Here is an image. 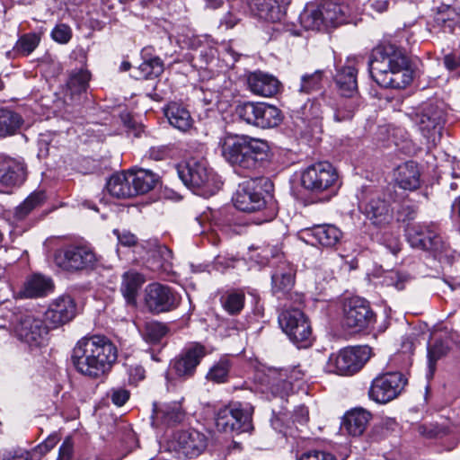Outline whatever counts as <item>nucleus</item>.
<instances>
[{
    "mask_svg": "<svg viewBox=\"0 0 460 460\" xmlns=\"http://www.w3.org/2000/svg\"><path fill=\"white\" fill-rule=\"evenodd\" d=\"M368 68L372 79L384 88L402 89L412 81L404 49L390 42L381 43L372 50Z\"/></svg>",
    "mask_w": 460,
    "mask_h": 460,
    "instance_id": "obj_1",
    "label": "nucleus"
},
{
    "mask_svg": "<svg viewBox=\"0 0 460 460\" xmlns=\"http://www.w3.org/2000/svg\"><path fill=\"white\" fill-rule=\"evenodd\" d=\"M71 359L79 373L91 378H99L116 361L117 348L104 336L84 337L73 349Z\"/></svg>",
    "mask_w": 460,
    "mask_h": 460,
    "instance_id": "obj_2",
    "label": "nucleus"
},
{
    "mask_svg": "<svg viewBox=\"0 0 460 460\" xmlns=\"http://www.w3.org/2000/svg\"><path fill=\"white\" fill-rule=\"evenodd\" d=\"M220 146L223 157L244 176L260 170L270 154V146L265 140L245 135L226 136Z\"/></svg>",
    "mask_w": 460,
    "mask_h": 460,
    "instance_id": "obj_3",
    "label": "nucleus"
},
{
    "mask_svg": "<svg viewBox=\"0 0 460 460\" xmlns=\"http://www.w3.org/2000/svg\"><path fill=\"white\" fill-rule=\"evenodd\" d=\"M359 10L357 0H324L316 7L305 8L299 20L305 30L320 31L350 22Z\"/></svg>",
    "mask_w": 460,
    "mask_h": 460,
    "instance_id": "obj_4",
    "label": "nucleus"
},
{
    "mask_svg": "<svg viewBox=\"0 0 460 460\" xmlns=\"http://www.w3.org/2000/svg\"><path fill=\"white\" fill-rule=\"evenodd\" d=\"M179 178L185 186L200 196L213 193L214 177L205 160L190 158L176 167Z\"/></svg>",
    "mask_w": 460,
    "mask_h": 460,
    "instance_id": "obj_5",
    "label": "nucleus"
},
{
    "mask_svg": "<svg viewBox=\"0 0 460 460\" xmlns=\"http://www.w3.org/2000/svg\"><path fill=\"white\" fill-rule=\"evenodd\" d=\"M49 329V324L40 314L25 310L15 314L13 332L22 342L31 348H39L45 343Z\"/></svg>",
    "mask_w": 460,
    "mask_h": 460,
    "instance_id": "obj_6",
    "label": "nucleus"
},
{
    "mask_svg": "<svg viewBox=\"0 0 460 460\" xmlns=\"http://www.w3.org/2000/svg\"><path fill=\"white\" fill-rule=\"evenodd\" d=\"M97 261L93 250L86 244H68L54 253V262L67 272L92 270Z\"/></svg>",
    "mask_w": 460,
    "mask_h": 460,
    "instance_id": "obj_7",
    "label": "nucleus"
},
{
    "mask_svg": "<svg viewBox=\"0 0 460 460\" xmlns=\"http://www.w3.org/2000/svg\"><path fill=\"white\" fill-rule=\"evenodd\" d=\"M282 331L297 348H308L313 341L312 328L306 315L297 308L283 310L279 315Z\"/></svg>",
    "mask_w": 460,
    "mask_h": 460,
    "instance_id": "obj_8",
    "label": "nucleus"
},
{
    "mask_svg": "<svg viewBox=\"0 0 460 460\" xmlns=\"http://www.w3.org/2000/svg\"><path fill=\"white\" fill-rule=\"evenodd\" d=\"M236 113L247 124L261 128H275L282 121L280 110L266 102H244L237 106Z\"/></svg>",
    "mask_w": 460,
    "mask_h": 460,
    "instance_id": "obj_9",
    "label": "nucleus"
},
{
    "mask_svg": "<svg viewBox=\"0 0 460 460\" xmlns=\"http://www.w3.org/2000/svg\"><path fill=\"white\" fill-rule=\"evenodd\" d=\"M371 349L367 346L349 347L329 358L328 367L341 376H350L358 372L370 358Z\"/></svg>",
    "mask_w": 460,
    "mask_h": 460,
    "instance_id": "obj_10",
    "label": "nucleus"
},
{
    "mask_svg": "<svg viewBox=\"0 0 460 460\" xmlns=\"http://www.w3.org/2000/svg\"><path fill=\"white\" fill-rule=\"evenodd\" d=\"M407 379L400 372H386L375 377L368 390V397L377 403L395 399L403 390Z\"/></svg>",
    "mask_w": 460,
    "mask_h": 460,
    "instance_id": "obj_11",
    "label": "nucleus"
},
{
    "mask_svg": "<svg viewBox=\"0 0 460 460\" xmlns=\"http://www.w3.org/2000/svg\"><path fill=\"white\" fill-rule=\"evenodd\" d=\"M338 173L328 162H319L308 166L301 175L302 186L313 192H323L336 184Z\"/></svg>",
    "mask_w": 460,
    "mask_h": 460,
    "instance_id": "obj_12",
    "label": "nucleus"
},
{
    "mask_svg": "<svg viewBox=\"0 0 460 460\" xmlns=\"http://www.w3.org/2000/svg\"><path fill=\"white\" fill-rule=\"evenodd\" d=\"M180 303L181 296L169 286L152 283L145 289V305L153 314L172 311Z\"/></svg>",
    "mask_w": 460,
    "mask_h": 460,
    "instance_id": "obj_13",
    "label": "nucleus"
},
{
    "mask_svg": "<svg viewBox=\"0 0 460 460\" xmlns=\"http://www.w3.org/2000/svg\"><path fill=\"white\" fill-rule=\"evenodd\" d=\"M412 120L428 140L436 142L441 136L445 112L438 105L428 103L413 115Z\"/></svg>",
    "mask_w": 460,
    "mask_h": 460,
    "instance_id": "obj_14",
    "label": "nucleus"
},
{
    "mask_svg": "<svg viewBox=\"0 0 460 460\" xmlns=\"http://www.w3.org/2000/svg\"><path fill=\"white\" fill-rule=\"evenodd\" d=\"M375 321L376 314L367 300L352 297L345 303L342 323L346 328L361 331L368 328Z\"/></svg>",
    "mask_w": 460,
    "mask_h": 460,
    "instance_id": "obj_15",
    "label": "nucleus"
},
{
    "mask_svg": "<svg viewBox=\"0 0 460 460\" xmlns=\"http://www.w3.org/2000/svg\"><path fill=\"white\" fill-rule=\"evenodd\" d=\"M406 237L410 245L421 251L440 252L444 250V242L433 226L412 225L406 229Z\"/></svg>",
    "mask_w": 460,
    "mask_h": 460,
    "instance_id": "obj_16",
    "label": "nucleus"
},
{
    "mask_svg": "<svg viewBox=\"0 0 460 460\" xmlns=\"http://www.w3.org/2000/svg\"><path fill=\"white\" fill-rule=\"evenodd\" d=\"M206 355V349L203 345L193 344L185 348L170 363V372L178 377L184 379L191 377Z\"/></svg>",
    "mask_w": 460,
    "mask_h": 460,
    "instance_id": "obj_17",
    "label": "nucleus"
},
{
    "mask_svg": "<svg viewBox=\"0 0 460 460\" xmlns=\"http://www.w3.org/2000/svg\"><path fill=\"white\" fill-rule=\"evenodd\" d=\"M360 209L370 223L379 228L387 226L394 219L391 203L379 194L369 196L360 205Z\"/></svg>",
    "mask_w": 460,
    "mask_h": 460,
    "instance_id": "obj_18",
    "label": "nucleus"
},
{
    "mask_svg": "<svg viewBox=\"0 0 460 460\" xmlns=\"http://www.w3.org/2000/svg\"><path fill=\"white\" fill-rule=\"evenodd\" d=\"M234 207L243 212H255L265 207L266 201L253 179L239 184L234 197Z\"/></svg>",
    "mask_w": 460,
    "mask_h": 460,
    "instance_id": "obj_19",
    "label": "nucleus"
},
{
    "mask_svg": "<svg viewBox=\"0 0 460 460\" xmlns=\"http://www.w3.org/2000/svg\"><path fill=\"white\" fill-rule=\"evenodd\" d=\"M75 314V300L70 296H61L49 304L44 317L49 328L55 329L69 323Z\"/></svg>",
    "mask_w": 460,
    "mask_h": 460,
    "instance_id": "obj_20",
    "label": "nucleus"
},
{
    "mask_svg": "<svg viewBox=\"0 0 460 460\" xmlns=\"http://www.w3.org/2000/svg\"><path fill=\"white\" fill-rule=\"evenodd\" d=\"M291 0H249L252 14L269 22H280Z\"/></svg>",
    "mask_w": 460,
    "mask_h": 460,
    "instance_id": "obj_21",
    "label": "nucleus"
},
{
    "mask_svg": "<svg viewBox=\"0 0 460 460\" xmlns=\"http://www.w3.org/2000/svg\"><path fill=\"white\" fill-rule=\"evenodd\" d=\"M185 412L178 402H154L151 423L155 428H167L181 423Z\"/></svg>",
    "mask_w": 460,
    "mask_h": 460,
    "instance_id": "obj_22",
    "label": "nucleus"
},
{
    "mask_svg": "<svg viewBox=\"0 0 460 460\" xmlns=\"http://www.w3.org/2000/svg\"><path fill=\"white\" fill-rule=\"evenodd\" d=\"M323 101L327 107L325 118L335 122L350 120L359 106V98L340 97L336 101L332 98H323Z\"/></svg>",
    "mask_w": 460,
    "mask_h": 460,
    "instance_id": "obj_23",
    "label": "nucleus"
},
{
    "mask_svg": "<svg viewBox=\"0 0 460 460\" xmlns=\"http://www.w3.org/2000/svg\"><path fill=\"white\" fill-rule=\"evenodd\" d=\"M296 270L287 261H280L275 266L271 274V291L281 298L289 293L295 284Z\"/></svg>",
    "mask_w": 460,
    "mask_h": 460,
    "instance_id": "obj_24",
    "label": "nucleus"
},
{
    "mask_svg": "<svg viewBox=\"0 0 460 460\" xmlns=\"http://www.w3.org/2000/svg\"><path fill=\"white\" fill-rule=\"evenodd\" d=\"M174 440L179 450L190 458L199 456L207 447L205 435L196 429L181 430L175 434Z\"/></svg>",
    "mask_w": 460,
    "mask_h": 460,
    "instance_id": "obj_25",
    "label": "nucleus"
},
{
    "mask_svg": "<svg viewBox=\"0 0 460 460\" xmlns=\"http://www.w3.org/2000/svg\"><path fill=\"white\" fill-rule=\"evenodd\" d=\"M288 373L287 369L270 368L265 375V391L263 393L270 394L267 396L269 400L279 397L285 399L292 390V384L288 380Z\"/></svg>",
    "mask_w": 460,
    "mask_h": 460,
    "instance_id": "obj_26",
    "label": "nucleus"
},
{
    "mask_svg": "<svg viewBox=\"0 0 460 460\" xmlns=\"http://www.w3.org/2000/svg\"><path fill=\"white\" fill-rule=\"evenodd\" d=\"M26 178V169L22 162L0 155V183L6 187L22 184Z\"/></svg>",
    "mask_w": 460,
    "mask_h": 460,
    "instance_id": "obj_27",
    "label": "nucleus"
},
{
    "mask_svg": "<svg viewBox=\"0 0 460 460\" xmlns=\"http://www.w3.org/2000/svg\"><path fill=\"white\" fill-rule=\"evenodd\" d=\"M357 75L358 71L352 66H344L337 70L334 81L341 97L359 98Z\"/></svg>",
    "mask_w": 460,
    "mask_h": 460,
    "instance_id": "obj_28",
    "label": "nucleus"
},
{
    "mask_svg": "<svg viewBox=\"0 0 460 460\" xmlns=\"http://www.w3.org/2000/svg\"><path fill=\"white\" fill-rule=\"evenodd\" d=\"M247 82L250 90L257 95L271 97L279 92V80L260 71L250 74Z\"/></svg>",
    "mask_w": 460,
    "mask_h": 460,
    "instance_id": "obj_29",
    "label": "nucleus"
},
{
    "mask_svg": "<svg viewBox=\"0 0 460 460\" xmlns=\"http://www.w3.org/2000/svg\"><path fill=\"white\" fill-rule=\"evenodd\" d=\"M370 419V412L364 409L357 408L349 411L342 419L341 430L349 436L359 437L366 430Z\"/></svg>",
    "mask_w": 460,
    "mask_h": 460,
    "instance_id": "obj_30",
    "label": "nucleus"
},
{
    "mask_svg": "<svg viewBox=\"0 0 460 460\" xmlns=\"http://www.w3.org/2000/svg\"><path fill=\"white\" fill-rule=\"evenodd\" d=\"M233 411L235 412V414L239 412L236 408L229 407V404L217 411L215 418L217 429L223 432H250V426L245 421V417L248 415L247 412L244 413V420H243V425H241L240 422L234 420Z\"/></svg>",
    "mask_w": 460,
    "mask_h": 460,
    "instance_id": "obj_31",
    "label": "nucleus"
},
{
    "mask_svg": "<svg viewBox=\"0 0 460 460\" xmlns=\"http://www.w3.org/2000/svg\"><path fill=\"white\" fill-rule=\"evenodd\" d=\"M309 236L325 248L335 247L342 238V232L334 225L323 224L315 225L307 229Z\"/></svg>",
    "mask_w": 460,
    "mask_h": 460,
    "instance_id": "obj_32",
    "label": "nucleus"
},
{
    "mask_svg": "<svg viewBox=\"0 0 460 460\" xmlns=\"http://www.w3.org/2000/svg\"><path fill=\"white\" fill-rule=\"evenodd\" d=\"M420 171L413 161L400 164L394 172V179L398 186L403 190H414L420 187Z\"/></svg>",
    "mask_w": 460,
    "mask_h": 460,
    "instance_id": "obj_33",
    "label": "nucleus"
},
{
    "mask_svg": "<svg viewBox=\"0 0 460 460\" xmlns=\"http://www.w3.org/2000/svg\"><path fill=\"white\" fill-rule=\"evenodd\" d=\"M144 283V276L137 271L129 270L122 275L120 291L128 305L137 304L138 292Z\"/></svg>",
    "mask_w": 460,
    "mask_h": 460,
    "instance_id": "obj_34",
    "label": "nucleus"
},
{
    "mask_svg": "<svg viewBox=\"0 0 460 460\" xmlns=\"http://www.w3.org/2000/svg\"><path fill=\"white\" fill-rule=\"evenodd\" d=\"M106 188L111 196L118 199L135 197V190H133L129 178V171L112 175L109 179Z\"/></svg>",
    "mask_w": 460,
    "mask_h": 460,
    "instance_id": "obj_35",
    "label": "nucleus"
},
{
    "mask_svg": "<svg viewBox=\"0 0 460 460\" xmlns=\"http://www.w3.org/2000/svg\"><path fill=\"white\" fill-rule=\"evenodd\" d=\"M129 178L133 190H135V196L145 194L153 190L159 179L158 175L152 171L145 169L130 170Z\"/></svg>",
    "mask_w": 460,
    "mask_h": 460,
    "instance_id": "obj_36",
    "label": "nucleus"
},
{
    "mask_svg": "<svg viewBox=\"0 0 460 460\" xmlns=\"http://www.w3.org/2000/svg\"><path fill=\"white\" fill-rule=\"evenodd\" d=\"M169 123L180 131L185 132L192 126V119L187 109L181 105L172 102L164 110Z\"/></svg>",
    "mask_w": 460,
    "mask_h": 460,
    "instance_id": "obj_37",
    "label": "nucleus"
},
{
    "mask_svg": "<svg viewBox=\"0 0 460 460\" xmlns=\"http://www.w3.org/2000/svg\"><path fill=\"white\" fill-rule=\"evenodd\" d=\"M143 340L149 344H157L169 332L168 326L158 321H147L138 328Z\"/></svg>",
    "mask_w": 460,
    "mask_h": 460,
    "instance_id": "obj_38",
    "label": "nucleus"
},
{
    "mask_svg": "<svg viewBox=\"0 0 460 460\" xmlns=\"http://www.w3.org/2000/svg\"><path fill=\"white\" fill-rule=\"evenodd\" d=\"M90 79L91 74L86 69L80 68L72 70L70 72L66 85L67 91L69 92L72 98L86 93L89 87Z\"/></svg>",
    "mask_w": 460,
    "mask_h": 460,
    "instance_id": "obj_39",
    "label": "nucleus"
},
{
    "mask_svg": "<svg viewBox=\"0 0 460 460\" xmlns=\"http://www.w3.org/2000/svg\"><path fill=\"white\" fill-rule=\"evenodd\" d=\"M46 200V194L42 190L30 194L22 203L17 206L13 211V218L22 221L35 208L40 207Z\"/></svg>",
    "mask_w": 460,
    "mask_h": 460,
    "instance_id": "obj_40",
    "label": "nucleus"
},
{
    "mask_svg": "<svg viewBox=\"0 0 460 460\" xmlns=\"http://www.w3.org/2000/svg\"><path fill=\"white\" fill-rule=\"evenodd\" d=\"M46 200V194L42 190L30 194L22 203L17 206L13 211V218L22 221L35 208L40 207Z\"/></svg>",
    "mask_w": 460,
    "mask_h": 460,
    "instance_id": "obj_41",
    "label": "nucleus"
},
{
    "mask_svg": "<svg viewBox=\"0 0 460 460\" xmlns=\"http://www.w3.org/2000/svg\"><path fill=\"white\" fill-rule=\"evenodd\" d=\"M46 200V194L42 190L30 194L22 203L17 206L13 211V218L22 221L35 208L40 207Z\"/></svg>",
    "mask_w": 460,
    "mask_h": 460,
    "instance_id": "obj_42",
    "label": "nucleus"
},
{
    "mask_svg": "<svg viewBox=\"0 0 460 460\" xmlns=\"http://www.w3.org/2000/svg\"><path fill=\"white\" fill-rule=\"evenodd\" d=\"M323 98L328 97L322 95L319 99L308 101L304 104L302 107V116L304 120L317 126L319 122L325 118L327 107L324 105L323 101Z\"/></svg>",
    "mask_w": 460,
    "mask_h": 460,
    "instance_id": "obj_43",
    "label": "nucleus"
},
{
    "mask_svg": "<svg viewBox=\"0 0 460 460\" xmlns=\"http://www.w3.org/2000/svg\"><path fill=\"white\" fill-rule=\"evenodd\" d=\"M23 120L17 112L5 109H0V137L13 135L22 126Z\"/></svg>",
    "mask_w": 460,
    "mask_h": 460,
    "instance_id": "obj_44",
    "label": "nucleus"
},
{
    "mask_svg": "<svg viewBox=\"0 0 460 460\" xmlns=\"http://www.w3.org/2000/svg\"><path fill=\"white\" fill-rule=\"evenodd\" d=\"M52 288L50 279L41 275H34L30 279L24 288V296L26 297H39L45 296Z\"/></svg>",
    "mask_w": 460,
    "mask_h": 460,
    "instance_id": "obj_45",
    "label": "nucleus"
},
{
    "mask_svg": "<svg viewBox=\"0 0 460 460\" xmlns=\"http://www.w3.org/2000/svg\"><path fill=\"white\" fill-rule=\"evenodd\" d=\"M324 71L315 70L313 73H305L300 78L298 92L302 93H312L320 91L323 84Z\"/></svg>",
    "mask_w": 460,
    "mask_h": 460,
    "instance_id": "obj_46",
    "label": "nucleus"
},
{
    "mask_svg": "<svg viewBox=\"0 0 460 460\" xmlns=\"http://www.w3.org/2000/svg\"><path fill=\"white\" fill-rule=\"evenodd\" d=\"M232 363L227 358H221L208 372L206 378L216 384H223L228 381Z\"/></svg>",
    "mask_w": 460,
    "mask_h": 460,
    "instance_id": "obj_47",
    "label": "nucleus"
},
{
    "mask_svg": "<svg viewBox=\"0 0 460 460\" xmlns=\"http://www.w3.org/2000/svg\"><path fill=\"white\" fill-rule=\"evenodd\" d=\"M245 296L242 291H230L224 294L220 302L229 314H238L244 306Z\"/></svg>",
    "mask_w": 460,
    "mask_h": 460,
    "instance_id": "obj_48",
    "label": "nucleus"
},
{
    "mask_svg": "<svg viewBox=\"0 0 460 460\" xmlns=\"http://www.w3.org/2000/svg\"><path fill=\"white\" fill-rule=\"evenodd\" d=\"M139 77L151 79L159 76L164 71V63L160 58L155 57L142 62L138 68Z\"/></svg>",
    "mask_w": 460,
    "mask_h": 460,
    "instance_id": "obj_49",
    "label": "nucleus"
},
{
    "mask_svg": "<svg viewBox=\"0 0 460 460\" xmlns=\"http://www.w3.org/2000/svg\"><path fill=\"white\" fill-rule=\"evenodd\" d=\"M40 42V34L35 32L26 33L19 38L13 49L20 55L28 56L39 46Z\"/></svg>",
    "mask_w": 460,
    "mask_h": 460,
    "instance_id": "obj_50",
    "label": "nucleus"
},
{
    "mask_svg": "<svg viewBox=\"0 0 460 460\" xmlns=\"http://www.w3.org/2000/svg\"><path fill=\"white\" fill-rule=\"evenodd\" d=\"M155 257L157 259V268L164 272H170L172 270V252L165 245H159Z\"/></svg>",
    "mask_w": 460,
    "mask_h": 460,
    "instance_id": "obj_51",
    "label": "nucleus"
},
{
    "mask_svg": "<svg viewBox=\"0 0 460 460\" xmlns=\"http://www.w3.org/2000/svg\"><path fill=\"white\" fill-rule=\"evenodd\" d=\"M229 407L236 408L239 411V412L237 414H235V412H234V411L232 413H234L233 416H234V420H237L238 422H240L241 425H243V420H244V413L247 412L248 415L245 417V419H246L245 421L250 426V432H251L253 429L252 420V416L253 413V407L248 402H231V403H229Z\"/></svg>",
    "mask_w": 460,
    "mask_h": 460,
    "instance_id": "obj_52",
    "label": "nucleus"
},
{
    "mask_svg": "<svg viewBox=\"0 0 460 460\" xmlns=\"http://www.w3.org/2000/svg\"><path fill=\"white\" fill-rule=\"evenodd\" d=\"M448 351L447 346L442 341H436L434 344L428 348L429 367L431 372L434 371L436 362L445 356Z\"/></svg>",
    "mask_w": 460,
    "mask_h": 460,
    "instance_id": "obj_53",
    "label": "nucleus"
},
{
    "mask_svg": "<svg viewBox=\"0 0 460 460\" xmlns=\"http://www.w3.org/2000/svg\"><path fill=\"white\" fill-rule=\"evenodd\" d=\"M174 152L175 150L172 145H162L150 147L147 155L154 161H164L171 159Z\"/></svg>",
    "mask_w": 460,
    "mask_h": 460,
    "instance_id": "obj_54",
    "label": "nucleus"
},
{
    "mask_svg": "<svg viewBox=\"0 0 460 460\" xmlns=\"http://www.w3.org/2000/svg\"><path fill=\"white\" fill-rule=\"evenodd\" d=\"M50 36L54 41L59 44H66L72 38V30L68 25L59 23L54 27Z\"/></svg>",
    "mask_w": 460,
    "mask_h": 460,
    "instance_id": "obj_55",
    "label": "nucleus"
},
{
    "mask_svg": "<svg viewBox=\"0 0 460 460\" xmlns=\"http://www.w3.org/2000/svg\"><path fill=\"white\" fill-rule=\"evenodd\" d=\"M420 433L427 438H442L450 433V428L446 425L429 424L420 428Z\"/></svg>",
    "mask_w": 460,
    "mask_h": 460,
    "instance_id": "obj_56",
    "label": "nucleus"
},
{
    "mask_svg": "<svg viewBox=\"0 0 460 460\" xmlns=\"http://www.w3.org/2000/svg\"><path fill=\"white\" fill-rule=\"evenodd\" d=\"M297 460H337L336 457L326 451L312 449L304 452Z\"/></svg>",
    "mask_w": 460,
    "mask_h": 460,
    "instance_id": "obj_57",
    "label": "nucleus"
},
{
    "mask_svg": "<svg viewBox=\"0 0 460 460\" xmlns=\"http://www.w3.org/2000/svg\"><path fill=\"white\" fill-rule=\"evenodd\" d=\"M129 396V391L121 387L112 388L110 392L111 402L119 407L123 406L128 401Z\"/></svg>",
    "mask_w": 460,
    "mask_h": 460,
    "instance_id": "obj_58",
    "label": "nucleus"
},
{
    "mask_svg": "<svg viewBox=\"0 0 460 460\" xmlns=\"http://www.w3.org/2000/svg\"><path fill=\"white\" fill-rule=\"evenodd\" d=\"M383 244L393 255L396 256L402 249V243L397 236L385 235Z\"/></svg>",
    "mask_w": 460,
    "mask_h": 460,
    "instance_id": "obj_59",
    "label": "nucleus"
},
{
    "mask_svg": "<svg viewBox=\"0 0 460 460\" xmlns=\"http://www.w3.org/2000/svg\"><path fill=\"white\" fill-rule=\"evenodd\" d=\"M74 443L70 437H67L63 441L59 448V456L58 460H70L73 454Z\"/></svg>",
    "mask_w": 460,
    "mask_h": 460,
    "instance_id": "obj_60",
    "label": "nucleus"
},
{
    "mask_svg": "<svg viewBox=\"0 0 460 460\" xmlns=\"http://www.w3.org/2000/svg\"><path fill=\"white\" fill-rule=\"evenodd\" d=\"M113 234L117 236L119 243L124 246L130 247L137 243V237L129 232L120 233L118 229H114Z\"/></svg>",
    "mask_w": 460,
    "mask_h": 460,
    "instance_id": "obj_61",
    "label": "nucleus"
},
{
    "mask_svg": "<svg viewBox=\"0 0 460 460\" xmlns=\"http://www.w3.org/2000/svg\"><path fill=\"white\" fill-rule=\"evenodd\" d=\"M120 118L125 127L129 130H132L136 137H138L141 132V126L134 119V118L129 113H122Z\"/></svg>",
    "mask_w": 460,
    "mask_h": 460,
    "instance_id": "obj_62",
    "label": "nucleus"
},
{
    "mask_svg": "<svg viewBox=\"0 0 460 460\" xmlns=\"http://www.w3.org/2000/svg\"><path fill=\"white\" fill-rule=\"evenodd\" d=\"M417 215V208L412 205H402L400 211L399 217L402 221L413 220Z\"/></svg>",
    "mask_w": 460,
    "mask_h": 460,
    "instance_id": "obj_63",
    "label": "nucleus"
},
{
    "mask_svg": "<svg viewBox=\"0 0 460 460\" xmlns=\"http://www.w3.org/2000/svg\"><path fill=\"white\" fill-rule=\"evenodd\" d=\"M444 65L448 70L460 67V53H451L444 57Z\"/></svg>",
    "mask_w": 460,
    "mask_h": 460,
    "instance_id": "obj_64",
    "label": "nucleus"
}]
</instances>
